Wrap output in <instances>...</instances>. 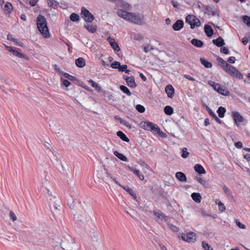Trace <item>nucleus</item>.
Here are the masks:
<instances>
[{"label": "nucleus", "mask_w": 250, "mask_h": 250, "mask_svg": "<svg viewBox=\"0 0 250 250\" xmlns=\"http://www.w3.org/2000/svg\"><path fill=\"white\" fill-rule=\"evenodd\" d=\"M164 111L165 114L167 115H171L173 113V108L169 105L166 106L164 108Z\"/></svg>", "instance_id": "nucleus-32"}, {"label": "nucleus", "mask_w": 250, "mask_h": 250, "mask_svg": "<svg viewBox=\"0 0 250 250\" xmlns=\"http://www.w3.org/2000/svg\"><path fill=\"white\" fill-rule=\"evenodd\" d=\"M218 204L219 206V209L220 211L223 212L226 210L225 206L221 201H219Z\"/></svg>", "instance_id": "nucleus-55"}, {"label": "nucleus", "mask_w": 250, "mask_h": 250, "mask_svg": "<svg viewBox=\"0 0 250 250\" xmlns=\"http://www.w3.org/2000/svg\"><path fill=\"white\" fill-rule=\"evenodd\" d=\"M75 63L78 67L83 68L85 65V61L83 58L80 57L76 60Z\"/></svg>", "instance_id": "nucleus-22"}, {"label": "nucleus", "mask_w": 250, "mask_h": 250, "mask_svg": "<svg viewBox=\"0 0 250 250\" xmlns=\"http://www.w3.org/2000/svg\"><path fill=\"white\" fill-rule=\"evenodd\" d=\"M212 43L218 47H222L225 44L224 41L221 37L216 39L213 40Z\"/></svg>", "instance_id": "nucleus-18"}, {"label": "nucleus", "mask_w": 250, "mask_h": 250, "mask_svg": "<svg viewBox=\"0 0 250 250\" xmlns=\"http://www.w3.org/2000/svg\"><path fill=\"white\" fill-rule=\"evenodd\" d=\"M123 78L126 81V84L129 87L134 88L137 86L134 76H131L129 77L126 75H123Z\"/></svg>", "instance_id": "nucleus-9"}, {"label": "nucleus", "mask_w": 250, "mask_h": 250, "mask_svg": "<svg viewBox=\"0 0 250 250\" xmlns=\"http://www.w3.org/2000/svg\"><path fill=\"white\" fill-rule=\"evenodd\" d=\"M117 135L123 141L126 142H129V139L127 137L126 135L123 132L121 131H118L117 132Z\"/></svg>", "instance_id": "nucleus-27"}, {"label": "nucleus", "mask_w": 250, "mask_h": 250, "mask_svg": "<svg viewBox=\"0 0 250 250\" xmlns=\"http://www.w3.org/2000/svg\"><path fill=\"white\" fill-rule=\"evenodd\" d=\"M186 22L190 25L191 29L194 28L195 26H200L201 22L195 16L188 15L186 18Z\"/></svg>", "instance_id": "nucleus-5"}, {"label": "nucleus", "mask_w": 250, "mask_h": 250, "mask_svg": "<svg viewBox=\"0 0 250 250\" xmlns=\"http://www.w3.org/2000/svg\"><path fill=\"white\" fill-rule=\"evenodd\" d=\"M121 4V6L123 8L126 9V10H129L131 8V5L126 2L124 0H118Z\"/></svg>", "instance_id": "nucleus-36"}, {"label": "nucleus", "mask_w": 250, "mask_h": 250, "mask_svg": "<svg viewBox=\"0 0 250 250\" xmlns=\"http://www.w3.org/2000/svg\"><path fill=\"white\" fill-rule=\"evenodd\" d=\"M223 189L227 195L230 197L232 198H233L232 192L226 185L223 186Z\"/></svg>", "instance_id": "nucleus-37"}, {"label": "nucleus", "mask_w": 250, "mask_h": 250, "mask_svg": "<svg viewBox=\"0 0 250 250\" xmlns=\"http://www.w3.org/2000/svg\"><path fill=\"white\" fill-rule=\"evenodd\" d=\"M46 189L47 191V194L51 197L49 200L50 201H52V203L50 202L51 210L52 212H55V210L57 211V210H59L58 208V207L59 206L58 204L59 203V200L56 199L55 196H53L52 194V193L48 188Z\"/></svg>", "instance_id": "nucleus-6"}, {"label": "nucleus", "mask_w": 250, "mask_h": 250, "mask_svg": "<svg viewBox=\"0 0 250 250\" xmlns=\"http://www.w3.org/2000/svg\"><path fill=\"white\" fill-rule=\"evenodd\" d=\"M202 246H203V248L205 250H212V249H210L211 247L210 246V245H209L205 241H203L202 242Z\"/></svg>", "instance_id": "nucleus-53"}, {"label": "nucleus", "mask_w": 250, "mask_h": 250, "mask_svg": "<svg viewBox=\"0 0 250 250\" xmlns=\"http://www.w3.org/2000/svg\"><path fill=\"white\" fill-rule=\"evenodd\" d=\"M84 27L91 33H94L97 31V26L96 24L86 23L84 25Z\"/></svg>", "instance_id": "nucleus-17"}, {"label": "nucleus", "mask_w": 250, "mask_h": 250, "mask_svg": "<svg viewBox=\"0 0 250 250\" xmlns=\"http://www.w3.org/2000/svg\"><path fill=\"white\" fill-rule=\"evenodd\" d=\"M48 4L51 8L56 9L58 7L59 3L56 0H47Z\"/></svg>", "instance_id": "nucleus-31"}, {"label": "nucleus", "mask_w": 250, "mask_h": 250, "mask_svg": "<svg viewBox=\"0 0 250 250\" xmlns=\"http://www.w3.org/2000/svg\"><path fill=\"white\" fill-rule=\"evenodd\" d=\"M190 42L194 46L199 48H201L204 45V42L202 41L197 39H193Z\"/></svg>", "instance_id": "nucleus-21"}, {"label": "nucleus", "mask_w": 250, "mask_h": 250, "mask_svg": "<svg viewBox=\"0 0 250 250\" xmlns=\"http://www.w3.org/2000/svg\"><path fill=\"white\" fill-rule=\"evenodd\" d=\"M9 215H10V218L13 220V221L14 222L16 220H17V216L15 214V213L13 211H12V210L10 211Z\"/></svg>", "instance_id": "nucleus-56"}, {"label": "nucleus", "mask_w": 250, "mask_h": 250, "mask_svg": "<svg viewBox=\"0 0 250 250\" xmlns=\"http://www.w3.org/2000/svg\"><path fill=\"white\" fill-rule=\"evenodd\" d=\"M104 96H106L107 98V101L109 102L112 103H113L114 100L113 99V95L109 92H104Z\"/></svg>", "instance_id": "nucleus-40"}, {"label": "nucleus", "mask_w": 250, "mask_h": 250, "mask_svg": "<svg viewBox=\"0 0 250 250\" xmlns=\"http://www.w3.org/2000/svg\"><path fill=\"white\" fill-rule=\"evenodd\" d=\"M175 176L176 178L181 182H186L187 177L186 175L182 172H177L176 173Z\"/></svg>", "instance_id": "nucleus-23"}, {"label": "nucleus", "mask_w": 250, "mask_h": 250, "mask_svg": "<svg viewBox=\"0 0 250 250\" xmlns=\"http://www.w3.org/2000/svg\"><path fill=\"white\" fill-rule=\"evenodd\" d=\"M89 83L94 88H95L96 89H98L99 90L100 89V86L99 85L95 82L94 81L92 80H90L89 81Z\"/></svg>", "instance_id": "nucleus-43"}, {"label": "nucleus", "mask_w": 250, "mask_h": 250, "mask_svg": "<svg viewBox=\"0 0 250 250\" xmlns=\"http://www.w3.org/2000/svg\"><path fill=\"white\" fill-rule=\"evenodd\" d=\"M200 62L202 65H203L206 68H210L212 67V65L210 62L207 61L204 58H200Z\"/></svg>", "instance_id": "nucleus-28"}, {"label": "nucleus", "mask_w": 250, "mask_h": 250, "mask_svg": "<svg viewBox=\"0 0 250 250\" xmlns=\"http://www.w3.org/2000/svg\"><path fill=\"white\" fill-rule=\"evenodd\" d=\"M153 213L155 216L160 219H164L166 221L167 220L168 217L165 216L164 213L159 210H154Z\"/></svg>", "instance_id": "nucleus-19"}, {"label": "nucleus", "mask_w": 250, "mask_h": 250, "mask_svg": "<svg viewBox=\"0 0 250 250\" xmlns=\"http://www.w3.org/2000/svg\"><path fill=\"white\" fill-rule=\"evenodd\" d=\"M107 41L110 43L112 48L115 51H119L120 50V48L118 43L115 42L114 39L112 38L111 37H108L107 38Z\"/></svg>", "instance_id": "nucleus-12"}, {"label": "nucleus", "mask_w": 250, "mask_h": 250, "mask_svg": "<svg viewBox=\"0 0 250 250\" xmlns=\"http://www.w3.org/2000/svg\"><path fill=\"white\" fill-rule=\"evenodd\" d=\"M232 117L236 125L239 126L240 123L243 121L244 118L240 114L236 111L232 112Z\"/></svg>", "instance_id": "nucleus-10"}, {"label": "nucleus", "mask_w": 250, "mask_h": 250, "mask_svg": "<svg viewBox=\"0 0 250 250\" xmlns=\"http://www.w3.org/2000/svg\"><path fill=\"white\" fill-rule=\"evenodd\" d=\"M235 58L234 57L231 56L228 58L227 62L230 63H234L235 62Z\"/></svg>", "instance_id": "nucleus-60"}, {"label": "nucleus", "mask_w": 250, "mask_h": 250, "mask_svg": "<svg viewBox=\"0 0 250 250\" xmlns=\"http://www.w3.org/2000/svg\"><path fill=\"white\" fill-rule=\"evenodd\" d=\"M159 136L162 138H165L166 137V135L165 133H164L163 131H162L160 129L159 130V131H158V133H157Z\"/></svg>", "instance_id": "nucleus-63"}, {"label": "nucleus", "mask_w": 250, "mask_h": 250, "mask_svg": "<svg viewBox=\"0 0 250 250\" xmlns=\"http://www.w3.org/2000/svg\"><path fill=\"white\" fill-rule=\"evenodd\" d=\"M120 64L121 63L120 62L115 61L110 64V66L113 69H118Z\"/></svg>", "instance_id": "nucleus-52"}, {"label": "nucleus", "mask_w": 250, "mask_h": 250, "mask_svg": "<svg viewBox=\"0 0 250 250\" xmlns=\"http://www.w3.org/2000/svg\"><path fill=\"white\" fill-rule=\"evenodd\" d=\"M184 22L182 20H177L172 25V28L175 31H179L184 26Z\"/></svg>", "instance_id": "nucleus-13"}, {"label": "nucleus", "mask_w": 250, "mask_h": 250, "mask_svg": "<svg viewBox=\"0 0 250 250\" xmlns=\"http://www.w3.org/2000/svg\"><path fill=\"white\" fill-rule=\"evenodd\" d=\"M61 73H62L63 76L65 78H67L68 80L71 81L72 82H74L75 83H78L79 80L77 79V78L73 76L70 75L68 73H64L62 71H59Z\"/></svg>", "instance_id": "nucleus-16"}, {"label": "nucleus", "mask_w": 250, "mask_h": 250, "mask_svg": "<svg viewBox=\"0 0 250 250\" xmlns=\"http://www.w3.org/2000/svg\"><path fill=\"white\" fill-rule=\"evenodd\" d=\"M195 171L198 172L199 174L206 173V170L200 164H196L194 167Z\"/></svg>", "instance_id": "nucleus-24"}, {"label": "nucleus", "mask_w": 250, "mask_h": 250, "mask_svg": "<svg viewBox=\"0 0 250 250\" xmlns=\"http://www.w3.org/2000/svg\"><path fill=\"white\" fill-rule=\"evenodd\" d=\"M154 49V48L150 44H147L146 45H144V50L146 53H148L149 51L152 50Z\"/></svg>", "instance_id": "nucleus-50"}, {"label": "nucleus", "mask_w": 250, "mask_h": 250, "mask_svg": "<svg viewBox=\"0 0 250 250\" xmlns=\"http://www.w3.org/2000/svg\"><path fill=\"white\" fill-rule=\"evenodd\" d=\"M217 92L219 93L224 96H229L230 94L229 91L228 89L222 87L221 86H220L219 89L218 90Z\"/></svg>", "instance_id": "nucleus-35"}, {"label": "nucleus", "mask_w": 250, "mask_h": 250, "mask_svg": "<svg viewBox=\"0 0 250 250\" xmlns=\"http://www.w3.org/2000/svg\"><path fill=\"white\" fill-rule=\"evenodd\" d=\"M189 153L188 151V149L186 147H184L182 149V154L181 155V156L183 158H187L188 157V156L189 155Z\"/></svg>", "instance_id": "nucleus-49"}, {"label": "nucleus", "mask_w": 250, "mask_h": 250, "mask_svg": "<svg viewBox=\"0 0 250 250\" xmlns=\"http://www.w3.org/2000/svg\"><path fill=\"white\" fill-rule=\"evenodd\" d=\"M244 158L246 160H247V161H250V154L247 153L245 155H244Z\"/></svg>", "instance_id": "nucleus-64"}, {"label": "nucleus", "mask_w": 250, "mask_h": 250, "mask_svg": "<svg viewBox=\"0 0 250 250\" xmlns=\"http://www.w3.org/2000/svg\"><path fill=\"white\" fill-rule=\"evenodd\" d=\"M153 124L150 122H145L143 124L142 127L145 129L150 131L152 127H153Z\"/></svg>", "instance_id": "nucleus-29"}, {"label": "nucleus", "mask_w": 250, "mask_h": 250, "mask_svg": "<svg viewBox=\"0 0 250 250\" xmlns=\"http://www.w3.org/2000/svg\"><path fill=\"white\" fill-rule=\"evenodd\" d=\"M117 13L119 17L135 24L142 25L145 23L144 16L140 13L128 12L122 9H119Z\"/></svg>", "instance_id": "nucleus-1"}, {"label": "nucleus", "mask_w": 250, "mask_h": 250, "mask_svg": "<svg viewBox=\"0 0 250 250\" xmlns=\"http://www.w3.org/2000/svg\"><path fill=\"white\" fill-rule=\"evenodd\" d=\"M12 5L11 3L9 2H7L4 5V11L7 12L8 13H10L11 10H12Z\"/></svg>", "instance_id": "nucleus-41"}, {"label": "nucleus", "mask_w": 250, "mask_h": 250, "mask_svg": "<svg viewBox=\"0 0 250 250\" xmlns=\"http://www.w3.org/2000/svg\"><path fill=\"white\" fill-rule=\"evenodd\" d=\"M209 115L215 120V121L217 123L219 124H221L222 123V121L219 118H218V117L213 112V111H212L211 113L210 112V114Z\"/></svg>", "instance_id": "nucleus-48"}, {"label": "nucleus", "mask_w": 250, "mask_h": 250, "mask_svg": "<svg viewBox=\"0 0 250 250\" xmlns=\"http://www.w3.org/2000/svg\"><path fill=\"white\" fill-rule=\"evenodd\" d=\"M120 90L124 93L126 94L127 96H131V93L130 92L129 89L125 86L122 85L120 86Z\"/></svg>", "instance_id": "nucleus-34"}, {"label": "nucleus", "mask_w": 250, "mask_h": 250, "mask_svg": "<svg viewBox=\"0 0 250 250\" xmlns=\"http://www.w3.org/2000/svg\"><path fill=\"white\" fill-rule=\"evenodd\" d=\"M81 14L83 16L85 22L91 23L95 19L94 16L84 7L81 8Z\"/></svg>", "instance_id": "nucleus-7"}, {"label": "nucleus", "mask_w": 250, "mask_h": 250, "mask_svg": "<svg viewBox=\"0 0 250 250\" xmlns=\"http://www.w3.org/2000/svg\"><path fill=\"white\" fill-rule=\"evenodd\" d=\"M242 19L243 22L248 26H250V17L245 15L243 16Z\"/></svg>", "instance_id": "nucleus-46"}, {"label": "nucleus", "mask_w": 250, "mask_h": 250, "mask_svg": "<svg viewBox=\"0 0 250 250\" xmlns=\"http://www.w3.org/2000/svg\"><path fill=\"white\" fill-rule=\"evenodd\" d=\"M234 146L237 148H241L243 147V144L241 142L238 141L235 143Z\"/></svg>", "instance_id": "nucleus-61"}, {"label": "nucleus", "mask_w": 250, "mask_h": 250, "mask_svg": "<svg viewBox=\"0 0 250 250\" xmlns=\"http://www.w3.org/2000/svg\"><path fill=\"white\" fill-rule=\"evenodd\" d=\"M113 154L115 156H116L118 159L121 160V161L126 162L127 161V158L125 156L124 154L120 153L118 151L115 150L113 152Z\"/></svg>", "instance_id": "nucleus-25"}, {"label": "nucleus", "mask_w": 250, "mask_h": 250, "mask_svg": "<svg viewBox=\"0 0 250 250\" xmlns=\"http://www.w3.org/2000/svg\"><path fill=\"white\" fill-rule=\"evenodd\" d=\"M205 32L208 37H211L213 34V30L211 26L206 24L204 27Z\"/></svg>", "instance_id": "nucleus-20"}, {"label": "nucleus", "mask_w": 250, "mask_h": 250, "mask_svg": "<svg viewBox=\"0 0 250 250\" xmlns=\"http://www.w3.org/2000/svg\"><path fill=\"white\" fill-rule=\"evenodd\" d=\"M19 49L15 48L13 50H12V53L15 56L20 58H24L25 59H28V57L25 55L24 54L21 53L19 51Z\"/></svg>", "instance_id": "nucleus-14"}, {"label": "nucleus", "mask_w": 250, "mask_h": 250, "mask_svg": "<svg viewBox=\"0 0 250 250\" xmlns=\"http://www.w3.org/2000/svg\"><path fill=\"white\" fill-rule=\"evenodd\" d=\"M7 39L9 41H11L15 42L16 43V44H18L19 45H20L21 46H22L21 44H20V43H19L18 42V40L17 39L13 38L12 37V35L10 33H9L7 35Z\"/></svg>", "instance_id": "nucleus-45"}, {"label": "nucleus", "mask_w": 250, "mask_h": 250, "mask_svg": "<svg viewBox=\"0 0 250 250\" xmlns=\"http://www.w3.org/2000/svg\"><path fill=\"white\" fill-rule=\"evenodd\" d=\"M61 80L62 81V83L65 86V87H68L69 86L71 83H70V82L69 81H68L67 80H62V78H61Z\"/></svg>", "instance_id": "nucleus-59"}, {"label": "nucleus", "mask_w": 250, "mask_h": 250, "mask_svg": "<svg viewBox=\"0 0 250 250\" xmlns=\"http://www.w3.org/2000/svg\"><path fill=\"white\" fill-rule=\"evenodd\" d=\"M165 92L168 97L172 98L174 96V89L171 85L168 84L165 87Z\"/></svg>", "instance_id": "nucleus-11"}, {"label": "nucleus", "mask_w": 250, "mask_h": 250, "mask_svg": "<svg viewBox=\"0 0 250 250\" xmlns=\"http://www.w3.org/2000/svg\"><path fill=\"white\" fill-rule=\"evenodd\" d=\"M209 84L213 88V89L216 91H218V90L219 89V88L221 86V85L218 83H215L214 82H211L210 83H209Z\"/></svg>", "instance_id": "nucleus-42"}, {"label": "nucleus", "mask_w": 250, "mask_h": 250, "mask_svg": "<svg viewBox=\"0 0 250 250\" xmlns=\"http://www.w3.org/2000/svg\"><path fill=\"white\" fill-rule=\"evenodd\" d=\"M168 227L170 229L174 232H178L179 231V228L176 226L173 225V224L168 223H167Z\"/></svg>", "instance_id": "nucleus-47"}, {"label": "nucleus", "mask_w": 250, "mask_h": 250, "mask_svg": "<svg viewBox=\"0 0 250 250\" xmlns=\"http://www.w3.org/2000/svg\"><path fill=\"white\" fill-rule=\"evenodd\" d=\"M127 68V66L126 64H124L122 65H120L118 67V69L120 72H124Z\"/></svg>", "instance_id": "nucleus-57"}, {"label": "nucleus", "mask_w": 250, "mask_h": 250, "mask_svg": "<svg viewBox=\"0 0 250 250\" xmlns=\"http://www.w3.org/2000/svg\"><path fill=\"white\" fill-rule=\"evenodd\" d=\"M122 188L134 197H136V193L128 187L122 186Z\"/></svg>", "instance_id": "nucleus-38"}, {"label": "nucleus", "mask_w": 250, "mask_h": 250, "mask_svg": "<svg viewBox=\"0 0 250 250\" xmlns=\"http://www.w3.org/2000/svg\"><path fill=\"white\" fill-rule=\"evenodd\" d=\"M60 247L63 250H77V245L73 240L64 239L60 244Z\"/></svg>", "instance_id": "nucleus-4"}, {"label": "nucleus", "mask_w": 250, "mask_h": 250, "mask_svg": "<svg viewBox=\"0 0 250 250\" xmlns=\"http://www.w3.org/2000/svg\"><path fill=\"white\" fill-rule=\"evenodd\" d=\"M127 168L131 171L133 172V173H134L137 177L139 178V179L140 180H143L144 179V176L143 174H142L140 171L139 170H137L136 169H134L133 168L131 167L128 166L127 167Z\"/></svg>", "instance_id": "nucleus-15"}, {"label": "nucleus", "mask_w": 250, "mask_h": 250, "mask_svg": "<svg viewBox=\"0 0 250 250\" xmlns=\"http://www.w3.org/2000/svg\"><path fill=\"white\" fill-rule=\"evenodd\" d=\"M121 124L124 125L129 129H131L132 127L131 125L128 122L124 119L121 120Z\"/></svg>", "instance_id": "nucleus-54"}, {"label": "nucleus", "mask_w": 250, "mask_h": 250, "mask_svg": "<svg viewBox=\"0 0 250 250\" xmlns=\"http://www.w3.org/2000/svg\"><path fill=\"white\" fill-rule=\"evenodd\" d=\"M195 179L196 181H198L202 185H203L204 187H207L208 185V183L207 181H206L205 179H203V178L199 176H196Z\"/></svg>", "instance_id": "nucleus-33"}, {"label": "nucleus", "mask_w": 250, "mask_h": 250, "mask_svg": "<svg viewBox=\"0 0 250 250\" xmlns=\"http://www.w3.org/2000/svg\"><path fill=\"white\" fill-rule=\"evenodd\" d=\"M36 23L37 28L42 35L45 38H49V29L45 18L42 15H39L37 18Z\"/></svg>", "instance_id": "nucleus-3"}, {"label": "nucleus", "mask_w": 250, "mask_h": 250, "mask_svg": "<svg viewBox=\"0 0 250 250\" xmlns=\"http://www.w3.org/2000/svg\"><path fill=\"white\" fill-rule=\"evenodd\" d=\"M159 130L160 128L157 125L153 124V127H152L150 131L152 132L153 133L157 134L158 133V131H159Z\"/></svg>", "instance_id": "nucleus-51"}, {"label": "nucleus", "mask_w": 250, "mask_h": 250, "mask_svg": "<svg viewBox=\"0 0 250 250\" xmlns=\"http://www.w3.org/2000/svg\"><path fill=\"white\" fill-rule=\"evenodd\" d=\"M226 112V108L222 106L219 107L217 111V112L218 114V116L220 118H223Z\"/></svg>", "instance_id": "nucleus-30"}, {"label": "nucleus", "mask_w": 250, "mask_h": 250, "mask_svg": "<svg viewBox=\"0 0 250 250\" xmlns=\"http://www.w3.org/2000/svg\"><path fill=\"white\" fill-rule=\"evenodd\" d=\"M191 197L195 202L198 203L201 202L202 197L200 193L194 192L191 194Z\"/></svg>", "instance_id": "nucleus-26"}, {"label": "nucleus", "mask_w": 250, "mask_h": 250, "mask_svg": "<svg viewBox=\"0 0 250 250\" xmlns=\"http://www.w3.org/2000/svg\"><path fill=\"white\" fill-rule=\"evenodd\" d=\"M236 225L237 226L241 228V229H244L246 228V226L244 224H242V223H241L239 221H238V220H236Z\"/></svg>", "instance_id": "nucleus-62"}, {"label": "nucleus", "mask_w": 250, "mask_h": 250, "mask_svg": "<svg viewBox=\"0 0 250 250\" xmlns=\"http://www.w3.org/2000/svg\"><path fill=\"white\" fill-rule=\"evenodd\" d=\"M216 60L218 65L228 74L239 80L243 79V75L235 67L229 64L220 57H217Z\"/></svg>", "instance_id": "nucleus-2"}, {"label": "nucleus", "mask_w": 250, "mask_h": 250, "mask_svg": "<svg viewBox=\"0 0 250 250\" xmlns=\"http://www.w3.org/2000/svg\"><path fill=\"white\" fill-rule=\"evenodd\" d=\"M70 19L74 22L78 21L80 20L79 16L76 13H72L70 16Z\"/></svg>", "instance_id": "nucleus-39"}, {"label": "nucleus", "mask_w": 250, "mask_h": 250, "mask_svg": "<svg viewBox=\"0 0 250 250\" xmlns=\"http://www.w3.org/2000/svg\"><path fill=\"white\" fill-rule=\"evenodd\" d=\"M181 239L189 243H194L196 241V234L194 232H189L188 233H182Z\"/></svg>", "instance_id": "nucleus-8"}, {"label": "nucleus", "mask_w": 250, "mask_h": 250, "mask_svg": "<svg viewBox=\"0 0 250 250\" xmlns=\"http://www.w3.org/2000/svg\"><path fill=\"white\" fill-rule=\"evenodd\" d=\"M136 109L140 113H143L145 111V107L141 104L136 105Z\"/></svg>", "instance_id": "nucleus-44"}, {"label": "nucleus", "mask_w": 250, "mask_h": 250, "mask_svg": "<svg viewBox=\"0 0 250 250\" xmlns=\"http://www.w3.org/2000/svg\"><path fill=\"white\" fill-rule=\"evenodd\" d=\"M220 52L225 54H229V51L227 47H222L220 49Z\"/></svg>", "instance_id": "nucleus-58"}]
</instances>
